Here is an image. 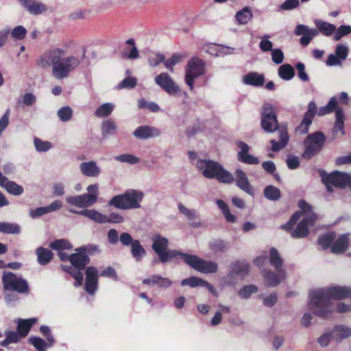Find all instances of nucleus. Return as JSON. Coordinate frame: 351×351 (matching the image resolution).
<instances>
[{
    "label": "nucleus",
    "mask_w": 351,
    "mask_h": 351,
    "mask_svg": "<svg viewBox=\"0 0 351 351\" xmlns=\"http://www.w3.org/2000/svg\"><path fill=\"white\" fill-rule=\"evenodd\" d=\"M351 298V287L333 286L313 290L309 295L308 308L313 313L323 318L330 317L334 311L332 299L343 300Z\"/></svg>",
    "instance_id": "obj_1"
},
{
    "label": "nucleus",
    "mask_w": 351,
    "mask_h": 351,
    "mask_svg": "<svg viewBox=\"0 0 351 351\" xmlns=\"http://www.w3.org/2000/svg\"><path fill=\"white\" fill-rule=\"evenodd\" d=\"M300 210L294 213L289 221L281 226L287 231L292 230L291 235L293 238H303L308 234L309 227L313 226L316 215L312 210V207L306 202L300 200L298 202Z\"/></svg>",
    "instance_id": "obj_2"
},
{
    "label": "nucleus",
    "mask_w": 351,
    "mask_h": 351,
    "mask_svg": "<svg viewBox=\"0 0 351 351\" xmlns=\"http://www.w3.org/2000/svg\"><path fill=\"white\" fill-rule=\"evenodd\" d=\"M198 171L208 179H216L223 184H232L234 182L232 174L217 161L199 159L197 161Z\"/></svg>",
    "instance_id": "obj_3"
},
{
    "label": "nucleus",
    "mask_w": 351,
    "mask_h": 351,
    "mask_svg": "<svg viewBox=\"0 0 351 351\" xmlns=\"http://www.w3.org/2000/svg\"><path fill=\"white\" fill-rule=\"evenodd\" d=\"M314 23L317 29H311L305 25H298L295 27L294 33L297 36H302L300 43L303 46H307L314 37L320 32L326 36L332 35L335 30V25L321 19H315Z\"/></svg>",
    "instance_id": "obj_4"
},
{
    "label": "nucleus",
    "mask_w": 351,
    "mask_h": 351,
    "mask_svg": "<svg viewBox=\"0 0 351 351\" xmlns=\"http://www.w3.org/2000/svg\"><path fill=\"white\" fill-rule=\"evenodd\" d=\"M69 261L71 265L66 266L62 265L61 267L75 280L74 286L80 287L83 284L84 275L82 271L86 265L88 264L89 258L86 254L84 250L77 248L75 250V253L69 255Z\"/></svg>",
    "instance_id": "obj_5"
},
{
    "label": "nucleus",
    "mask_w": 351,
    "mask_h": 351,
    "mask_svg": "<svg viewBox=\"0 0 351 351\" xmlns=\"http://www.w3.org/2000/svg\"><path fill=\"white\" fill-rule=\"evenodd\" d=\"M144 195L141 191L128 189L125 193L112 197L108 204L120 210L136 209L141 208Z\"/></svg>",
    "instance_id": "obj_6"
},
{
    "label": "nucleus",
    "mask_w": 351,
    "mask_h": 351,
    "mask_svg": "<svg viewBox=\"0 0 351 351\" xmlns=\"http://www.w3.org/2000/svg\"><path fill=\"white\" fill-rule=\"evenodd\" d=\"M152 241V247L161 263H167L172 259H182L184 252L177 250H167L169 240L166 237L156 234Z\"/></svg>",
    "instance_id": "obj_7"
},
{
    "label": "nucleus",
    "mask_w": 351,
    "mask_h": 351,
    "mask_svg": "<svg viewBox=\"0 0 351 351\" xmlns=\"http://www.w3.org/2000/svg\"><path fill=\"white\" fill-rule=\"evenodd\" d=\"M87 193L77 195H69L66 197V202L70 205L80 208H87L95 204L99 198V185L97 184H89L86 188Z\"/></svg>",
    "instance_id": "obj_8"
},
{
    "label": "nucleus",
    "mask_w": 351,
    "mask_h": 351,
    "mask_svg": "<svg viewBox=\"0 0 351 351\" xmlns=\"http://www.w3.org/2000/svg\"><path fill=\"white\" fill-rule=\"evenodd\" d=\"M182 260L195 270L203 274H214L219 269L215 261H206L193 254L184 253Z\"/></svg>",
    "instance_id": "obj_9"
},
{
    "label": "nucleus",
    "mask_w": 351,
    "mask_h": 351,
    "mask_svg": "<svg viewBox=\"0 0 351 351\" xmlns=\"http://www.w3.org/2000/svg\"><path fill=\"white\" fill-rule=\"evenodd\" d=\"M81 60L74 56L60 57L57 64L52 67V74L56 79L60 80L68 76L80 63Z\"/></svg>",
    "instance_id": "obj_10"
},
{
    "label": "nucleus",
    "mask_w": 351,
    "mask_h": 351,
    "mask_svg": "<svg viewBox=\"0 0 351 351\" xmlns=\"http://www.w3.org/2000/svg\"><path fill=\"white\" fill-rule=\"evenodd\" d=\"M205 73L204 62L196 57L192 58L185 68L184 81L191 90L194 88V81Z\"/></svg>",
    "instance_id": "obj_11"
},
{
    "label": "nucleus",
    "mask_w": 351,
    "mask_h": 351,
    "mask_svg": "<svg viewBox=\"0 0 351 351\" xmlns=\"http://www.w3.org/2000/svg\"><path fill=\"white\" fill-rule=\"evenodd\" d=\"M326 137L322 132H316L309 134L304 141V151L302 156L305 159H310L317 154L324 147Z\"/></svg>",
    "instance_id": "obj_12"
},
{
    "label": "nucleus",
    "mask_w": 351,
    "mask_h": 351,
    "mask_svg": "<svg viewBox=\"0 0 351 351\" xmlns=\"http://www.w3.org/2000/svg\"><path fill=\"white\" fill-rule=\"evenodd\" d=\"M320 176L328 192L333 191L332 186L344 189L348 184L349 174L346 173L336 171L333 173L327 174L324 171H321Z\"/></svg>",
    "instance_id": "obj_13"
},
{
    "label": "nucleus",
    "mask_w": 351,
    "mask_h": 351,
    "mask_svg": "<svg viewBox=\"0 0 351 351\" xmlns=\"http://www.w3.org/2000/svg\"><path fill=\"white\" fill-rule=\"evenodd\" d=\"M261 127L268 133H272L278 130V122L271 104H265L261 109Z\"/></svg>",
    "instance_id": "obj_14"
},
{
    "label": "nucleus",
    "mask_w": 351,
    "mask_h": 351,
    "mask_svg": "<svg viewBox=\"0 0 351 351\" xmlns=\"http://www.w3.org/2000/svg\"><path fill=\"white\" fill-rule=\"evenodd\" d=\"M2 280L5 291H16L21 293H26L28 291V285L26 280L12 273H5Z\"/></svg>",
    "instance_id": "obj_15"
},
{
    "label": "nucleus",
    "mask_w": 351,
    "mask_h": 351,
    "mask_svg": "<svg viewBox=\"0 0 351 351\" xmlns=\"http://www.w3.org/2000/svg\"><path fill=\"white\" fill-rule=\"evenodd\" d=\"M64 54V51L60 48L48 50L40 56L37 64L43 69H49L51 66H54L59 58Z\"/></svg>",
    "instance_id": "obj_16"
},
{
    "label": "nucleus",
    "mask_w": 351,
    "mask_h": 351,
    "mask_svg": "<svg viewBox=\"0 0 351 351\" xmlns=\"http://www.w3.org/2000/svg\"><path fill=\"white\" fill-rule=\"evenodd\" d=\"M275 270L276 271H273L271 269H265L261 271L268 287H276L286 279L287 274L284 269H275Z\"/></svg>",
    "instance_id": "obj_17"
},
{
    "label": "nucleus",
    "mask_w": 351,
    "mask_h": 351,
    "mask_svg": "<svg viewBox=\"0 0 351 351\" xmlns=\"http://www.w3.org/2000/svg\"><path fill=\"white\" fill-rule=\"evenodd\" d=\"M154 80L156 84L169 95H176L180 91L179 86L167 73H161L156 76Z\"/></svg>",
    "instance_id": "obj_18"
},
{
    "label": "nucleus",
    "mask_w": 351,
    "mask_h": 351,
    "mask_svg": "<svg viewBox=\"0 0 351 351\" xmlns=\"http://www.w3.org/2000/svg\"><path fill=\"white\" fill-rule=\"evenodd\" d=\"M349 48L345 44H339L335 48V53L330 54L326 60V64L329 66H341V62L345 60L348 56Z\"/></svg>",
    "instance_id": "obj_19"
},
{
    "label": "nucleus",
    "mask_w": 351,
    "mask_h": 351,
    "mask_svg": "<svg viewBox=\"0 0 351 351\" xmlns=\"http://www.w3.org/2000/svg\"><path fill=\"white\" fill-rule=\"evenodd\" d=\"M236 145L239 149L237 154L239 161L248 165H257L259 163L258 158L249 154L250 147L247 143L243 141H238L236 143Z\"/></svg>",
    "instance_id": "obj_20"
},
{
    "label": "nucleus",
    "mask_w": 351,
    "mask_h": 351,
    "mask_svg": "<svg viewBox=\"0 0 351 351\" xmlns=\"http://www.w3.org/2000/svg\"><path fill=\"white\" fill-rule=\"evenodd\" d=\"M98 270L94 267H88L86 269L85 290L93 295L97 289Z\"/></svg>",
    "instance_id": "obj_21"
},
{
    "label": "nucleus",
    "mask_w": 351,
    "mask_h": 351,
    "mask_svg": "<svg viewBox=\"0 0 351 351\" xmlns=\"http://www.w3.org/2000/svg\"><path fill=\"white\" fill-rule=\"evenodd\" d=\"M232 176L234 178V181L235 180L236 182V185L240 189L251 196L254 195L253 187L250 184L246 173L242 169H237Z\"/></svg>",
    "instance_id": "obj_22"
},
{
    "label": "nucleus",
    "mask_w": 351,
    "mask_h": 351,
    "mask_svg": "<svg viewBox=\"0 0 351 351\" xmlns=\"http://www.w3.org/2000/svg\"><path fill=\"white\" fill-rule=\"evenodd\" d=\"M160 134L161 132L158 128L149 125L139 126L133 132L134 136L141 140L158 137Z\"/></svg>",
    "instance_id": "obj_23"
},
{
    "label": "nucleus",
    "mask_w": 351,
    "mask_h": 351,
    "mask_svg": "<svg viewBox=\"0 0 351 351\" xmlns=\"http://www.w3.org/2000/svg\"><path fill=\"white\" fill-rule=\"evenodd\" d=\"M80 173L88 178H97L101 173V169L94 160L82 162L79 165Z\"/></svg>",
    "instance_id": "obj_24"
},
{
    "label": "nucleus",
    "mask_w": 351,
    "mask_h": 351,
    "mask_svg": "<svg viewBox=\"0 0 351 351\" xmlns=\"http://www.w3.org/2000/svg\"><path fill=\"white\" fill-rule=\"evenodd\" d=\"M70 212L84 216L98 223H107V215L94 209H84L82 210H70Z\"/></svg>",
    "instance_id": "obj_25"
},
{
    "label": "nucleus",
    "mask_w": 351,
    "mask_h": 351,
    "mask_svg": "<svg viewBox=\"0 0 351 351\" xmlns=\"http://www.w3.org/2000/svg\"><path fill=\"white\" fill-rule=\"evenodd\" d=\"M349 238L348 234L339 236L331 245V252L333 254H340L348 249Z\"/></svg>",
    "instance_id": "obj_26"
},
{
    "label": "nucleus",
    "mask_w": 351,
    "mask_h": 351,
    "mask_svg": "<svg viewBox=\"0 0 351 351\" xmlns=\"http://www.w3.org/2000/svg\"><path fill=\"white\" fill-rule=\"evenodd\" d=\"M242 82L246 85L261 86L265 82V77L263 74L250 72L243 77Z\"/></svg>",
    "instance_id": "obj_27"
},
{
    "label": "nucleus",
    "mask_w": 351,
    "mask_h": 351,
    "mask_svg": "<svg viewBox=\"0 0 351 351\" xmlns=\"http://www.w3.org/2000/svg\"><path fill=\"white\" fill-rule=\"evenodd\" d=\"M249 271L250 265L244 261H237L232 265L230 273L228 274L227 278H230L234 275L243 277L248 274Z\"/></svg>",
    "instance_id": "obj_28"
},
{
    "label": "nucleus",
    "mask_w": 351,
    "mask_h": 351,
    "mask_svg": "<svg viewBox=\"0 0 351 351\" xmlns=\"http://www.w3.org/2000/svg\"><path fill=\"white\" fill-rule=\"evenodd\" d=\"M37 322L36 318H30L27 319H19L16 321L17 323V331L23 338L26 337L32 326Z\"/></svg>",
    "instance_id": "obj_29"
},
{
    "label": "nucleus",
    "mask_w": 351,
    "mask_h": 351,
    "mask_svg": "<svg viewBox=\"0 0 351 351\" xmlns=\"http://www.w3.org/2000/svg\"><path fill=\"white\" fill-rule=\"evenodd\" d=\"M23 5L32 14H39L47 10V7L45 4L34 0H27Z\"/></svg>",
    "instance_id": "obj_30"
},
{
    "label": "nucleus",
    "mask_w": 351,
    "mask_h": 351,
    "mask_svg": "<svg viewBox=\"0 0 351 351\" xmlns=\"http://www.w3.org/2000/svg\"><path fill=\"white\" fill-rule=\"evenodd\" d=\"M332 337L337 341H341L343 339L351 336V328L344 325H338L332 329Z\"/></svg>",
    "instance_id": "obj_31"
},
{
    "label": "nucleus",
    "mask_w": 351,
    "mask_h": 351,
    "mask_svg": "<svg viewBox=\"0 0 351 351\" xmlns=\"http://www.w3.org/2000/svg\"><path fill=\"white\" fill-rule=\"evenodd\" d=\"M130 247L132 256L136 261L139 262L145 256L146 251L138 240L134 239Z\"/></svg>",
    "instance_id": "obj_32"
},
{
    "label": "nucleus",
    "mask_w": 351,
    "mask_h": 351,
    "mask_svg": "<svg viewBox=\"0 0 351 351\" xmlns=\"http://www.w3.org/2000/svg\"><path fill=\"white\" fill-rule=\"evenodd\" d=\"M336 121L333 129V132L335 135H343L344 134V115L343 110L341 108H337L336 111Z\"/></svg>",
    "instance_id": "obj_33"
},
{
    "label": "nucleus",
    "mask_w": 351,
    "mask_h": 351,
    "mask_svg": "<svg viewBox=\"0 0 351 351\" xmlns=\"http://www.w3.org/2000/svg\"><path fill=\"white\" fill-rule=\"evenodd\" d=\"M36 254L38 262L40 265H46L49 263L53 255L51 250L44 247H38L36 250Z\"/></svg>",
    "instance_id": "obj_34"
},
{
    "label": "nucleus",
    "mask_w": 351,
    "mask_h": 351,
    "mask_svg": "<svg viewBox=\"0 0 351 351\" xmlns=\"http://www.w3.org/2000/svg\"><path fill=\"white\" fill-rule=\"evenodd\" d=\"M5 339L0 343L1 346L7 347L10 343L19 342L23 337L18 331L6 330L5 332Z\"/></svg>",
    "instance_id": "obj_35"
},
{
    "label": "nucleus",
    "mask_w": 351,
    "mask_h": 351,
    "mask_svg": "<svg viewBox=\"0 0 351 351\" xmlns=\"http://www.w3.org/2000/svg\"><path fill=\"white\" fill-rule=\"evenodd\" d=\"M278 75L279 77L286 81L291 80L295 75V71L292 66L289 64H285L281 65L278 68Z\"/></svg>",
    "instance_id": "obj_36"
},
{
    "label": "nucleus",
    "mask_w": 351,
    "mask_h": 351,
    "mask_svg": "<svg viewBox=\"0 0 351 351\" xmlns=\"http://www.w3.org/2000/svg\"><path fill=\"white\" fill-rule=\"evenodd\" d=\"M269 263L274 267V269H283L282 260L277 250L274 247H271L269 250Z\"/></svg>",
    "instance_id": "obj_37"
},
{
    "label": "nucleus",
    "mask_w": 351,
    "mask_h": 351,
    "mask_svg": "<svg viewBox=\"0 0 351 351\" xmlns=\"http://www.w3.org/2000/svg\"><path fill=\"white\" fill-rule=\"evenodd\" d=\"M335 234L332 232H329L321 235L317 240V243L322 249L326 250L332 245V243L335 241Z\"/></svg>",
    "instance_id": "obj_38"
},
{
    "label": "nucleus",
    "mask_w": 351,
    "mask_h": 351,
    "mask_svg": "<svg viewBox=\"0 0 351 351\" xmlns=\"http://www.w3.org/2000/svg\"><path fill=\"white\" fill-rule=\"evenodd\" d=\"M114 109V105L112 103H105L98 107L95 115L99 118L106 117L109 116Z\"/></svg>",
    "instance_id": "obj_39"
},
{
    "label": "nucleus",
    "mask_w": 351,
    "mask_h": 351,
    "mask_svg": "<svg viewBox=\"0 0 351 351\" xmlns=\"http://www.w3.org/2000/svg\"><path fill=\"white\" fill-rule=\"evenodd\" d=\"M49 247L53 250L60 252L65 250H71L73 246L68 240L60 239L51 242Z\"/></svg>",
    "instance_id": "obj_40"
},
{
    "label": "nucleus",
    "mask_w": 351,
    "mask_h": 351,
    "mask_svg": "<svg viewBox=\"0 0 351 351\" xmlns=\"http://www.w3.org/2000/svg\"><path fill=\"white\" fill-rule=\"evenodd\" d=\"M252 18V13L250 8L245 7L239 11L236 14V19L241 25L247 24Z\"/></svg>",
    "instance_id": "obj_41"
},
{
    "label": "nucleus",
    "mask_w": 351,
    "mask_h": 351,
    "mask_svg": "<svg viewBox=\"0 0 351 351\" xmlns=\"http://www.w3.org/2000/svg\"><path fill=\"white\" fill-rule=\"evenodd\" d=\"M258 287L254 285H247L243 286L239 291L238 295L241 299H248L252 294L258 292Z\"/></svg>",
    "instance_id": "obj_42"
},
{
    "label": "nucleus",
    "mask_w": 351,
    "mask_h": 351,
    "mask_svg": "<svg viewBox=\"0 0 351 351\" xmlns=\"http://www.w3.org/2000/svg\"><path fill=\"white\" fill-rule=\"evenodd\" d=\"M29 342L32 344L38 351H46L48 348L53 346L49 345V341H47L46 342L43 339L36 337H30Z\"/></svg>",
    "instance_id": "obj_43"
},
{
    "label": "nucleus",
    "mask_w": 351,
    "mask_h": 351,
    "mask_svg": "<svg viewBox=\"0 0 351 351\" xmlns=\"http://www.w3.org/2000/svg\"><path fill=\"white\" fill-rule=\"evenodd\" d=\"M3 187L5 188L9 193L14 195H20L23 193V188L21 185L9 180Z\"/></svg>",
    "instance_id": "obj_44"
},
{
    "label": "nucleus",
    "mask_w": 351,
    "mask_h": 351,
    "mask_svg": "<svg viewBox=\"0 0 351 351\" xmlns=\"http://www.w3.org/2000/svg\"><path fill=\"white\" fill-rule=\"evenodd\" d=\"M206 285V281L204 279L198 277H190L188 278H185L182 280L181 285L182 286H189L191 287H204V285Z\"/></svg>",
    "instance_id": "obj_45"
},
{
    "label": "nucleus",
    "mask_w": 351,
    "mask_h": 351,
    "mask_svg": "<svg viewBox=\"0 0 351 351\" xmlns=\"http://www.w3.org/2000/svg\"><path fill=\"white\" fill-rule=\"evenodd\" d=\"M264 195L267 199L276 201L280 198V191L277 187L273 185H269L265 189Z\"/></svg>",
    "instance_id": "obj_46"
},
{
    "label": "nucleus",
    "mask_w": 351,
    "mask_h": 351,
    "mask_svg": "<svg viewBox=\"0 0 351 351\" xmlns=\"http://www.w3.org/2000/svg\"><path fill=\"white\" fill-rule=\"evenodd\" d=\"M218 207L222 211L224 217L226 220L229 222L233 223L236 220V217L234 215L230 213V209L227 204L221 199H217L216 202Z\"/></svg>",
    "instance_id": "obj_47"
},
{
    "label": "nucleus",
    "mask_w": 351,
    "mask_h": 351,
    "mask_svg": "<svg viewBox=\"0 0 351 351\" xmlns=\"http://www.w3.org/2000/svg\"><path fill=\"white\" fill-rule=\"evenodd\" d=\"M218 207L222 211L224 217L226 220L229 222L233 223L236 220V217L234 215L230 213V209L227 204L221 199H217L216 202Z\"/></svg>",
    "instance_id": "obj_48"
},
{
    "label": "nucleus",
    "mask_w": 351,
    "mask_h": 351,
    "mask_svg": "<svg viewBox=\"0 0 351 351\" xmlns=\"http://www.w3.org/2000/svg\"><path fill=\"white\" fill-rule=\"evenodd\" d=\"M20 232V227L15 223L0 222V232L7 234H18Z\"/></svg>",
    "instance_id": "obj_49"
},
{
    "label": "nucleus",
    "mask_w": 351,
    "mask_h": 351,
    "mask_svg": "<svg viewBox=\"0 0 351 351\" xmlns=\"http://www.w3.org/2000/svg\"><path fill=\"white\" fill-rule=\"evenodd\" d=\"M60 120L62 122L70 121L73 116V110L71 107L66 106L60 108L57 112Z\"/></svg>",
    "instance_id": "obj_50"
},
{
    "label": "nucleus",
    "mask_w": 351,
    "mask_h": 351,
    "mask_svg": "<svg viewBox=\"0 0 351 351\" xmlns=\"http://www.w3.org/2000/svg\"><path fill=\"white\" fill-rule=\"evenodd\" d=\"M209 248L215 252H223L227 248L226 243L221 239H213L208 243Z\"/></svg>",
    "instance_id": "obj_51"
},
{
    "label": "nucleus",
    "mask_w": 351,
    "mask_h": 351,
    "mask_svg": "<svg viewBox=\"0 0 351 351\" xmlns=\"http://www.w3.org/2000/svg\"><path fill=\"white\" fill-rule=\"evenodd\" d=\"M34 143L36 151L39 152H47L52 147L50 142L43 141L38 138H34Z\"/></svg>",
    "instance_id": "obj_52"
},
{
    "label": "nucleus",
    "mask_w": 351,
    "mask_h": 351,
    "mask_svg": "<svg viewBox=\"0 0 351 351\" xmlns=\"http://www.w3.org/2000/svg\"><path fill=\"white\" fill-rule=\"evenodd\" d=\"M117 130L115 123L111 120H106L102 122L101 132L104 135L112 134Z\"/></svg>",
    "instance_id": "obj_53"
},
{
    "label": "nucleus",
    "mask_w": 351,
    "mask_h": 351,
    "mask_svg": "<svg viewBox=\"0 0 351 351\" xmlns=\"http://www.w3.org/2000/svg\"><path fill=\"white\" fill-rule=\"evenodd\" d=\"M152 285L167 288L172 285V282L169 278H163L159 275H153Z\"/></svg>",
    "instance_id": "obj_54"
},
{
    "label": "nucleus",
    "mask_w": 351,
    "mask_h": 351,
    "mask_svg": "<svg viewBox=\"0 0 351 351\" xmlns=\"http://www.w3.org/2000/svg\"><path fill=\"white\" fill-rule=\"evenodd\" d=\"M351 33L350 25H341L335 32L334 40H339L343 36L348 35Z\"/></svg>",
    "instance_id": "obj_55"
},
{
    "label": "nucleus",
    "mask_w": 351,
    "mask_h": 351,
    "mask_svg": "<svg viewBox=\"0 0 351 351\" xmlns=\"http://www.w3.org/2000/svg\"><path fill=\"white\" fill-rule=\"evenodd\" d=\"M178 207L180 213L189 219L193 220L197 218V212L195 210L188 208L182 204H180Z\"/></svg>",
    "instance_id": "obj_56"
},
{
    "label": "nucleus",
    "mask_w": 351,
    "mask_h": 351,
    "mask_svg": "<svg viewBox=\"0 0 351 351\" xmlns=\"http://www.w3.org/2000/svg\"><path fill=\"white\" fill-rule=\"evenodd\" d=\"M26 29L21 25L15 27L11 31V36L15 40H21L26 36Z\"/></svg>",
    "instance_id": "obj_57"
},
{
    "label": "nucleus",
    "mask_w": 351,
    "mask_h": 351,
    "mask_svg": "<svg viewBox=\"0 0 351 351\" xmlns=\"http://www.w3.org/2000/svg\"><path fill=\"white\" fill-rule=\"evenodd\" d=\"M115 159L118 161L122 162H126L129 164H136L139 162V158L136 156L129 154H121L119 156H117Z\"/></svg>",
    "instance_id": "obj_58"
},
{
    "label": "nucleus",
    "mask_w": 351,
    "mask_h": 351,
    "mask_svg": "<svg viewBox=\"0 0 351 351\" xmlns=\"http://www.w3.org/2000/svg\"><path fill=\"white\" fill-rule=\"evenodd\" d=\"M311 123L312 120L304 117L301 123L295 130L296 132L301 134H306L308 131V128L311 125Z\"/></svg>",
    "instance_id": "obj_59"
},
{
    "label": "nucleus",
    "mask_w": 351,
    "mask_h": 351,
    "mask_svg": "<svg viewBox=\"0 0 351 351\" xmlns=\"http://www.w3.org/2000/svg\"><path fill=\"white\" fill-rule=\"evenodd\" d=\"M269 35L263 36L261 38V42L259 43V47L264 52L273 50V43L269 40Z\"/></svg>",
    "instance_id": "obj_60"
},
{
    "label": "nucleus",
    "mask_w": 351,
    "mask_h": 351,
    "mask_svg": "<svg viewBox=\"0 0 351 351\" xmlns=\"http://www.w3.org/2000/svg\"><path fill=\"white\" fill-rule=\"evenodd\" d=\"M165 60V57L163 55L160 53H154L149 56L148 62L149 64L151 66L156 67L160 62Z\"/></svg>",
    "instance_id": "obj_61"
},
{
    "label": "nucleus",
    "mask_w": 351,
    "mask_h": 351,
    "mask_svg": "<svg viewBox=\"0 0 351 351\" xmlns=\"http://www.w3.org/2000/svg\"><path fill=\"white\" fill-rule=\"evenodd\" d=\"M284 53L281 49H275L271 50V59L275 64H281L284 61Z\"/></svg>",
    "instance_id": "obj_62"
},
{
    "label": "nucleus",
    "mask_w": 351,
    "mask_h": 351,
    "mask_svg": "<svg viewBox=\"0 0 351 351\" xmlns=\"http://www.w3.org/2000/svg\"><path fill=\"white\" fill-rule=\"evenodd\" d=\"M332 337V331L325 332L317 339V342L322 347H326L329 345Z\"/></svg>",
    "instance_id": "obj_63"
},
{
    "label": "nucleus",
    "mask_w": 351,
    "mask_h": 351,
    "mask_svg": "<svg viewBox=\"0 0 351 351\" xmlns=\"http://www.w3.org/2000/svg\"><path fill=\"white\" fill-rule=\"evenodd\" d=\"M278 300V295L276 293H271L269 295L263 298V302L265 306L271 307L274 306Z\"/></svg>",
    "instance_id": "obj_64"
}]
</instances>
